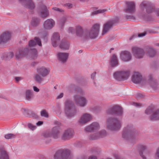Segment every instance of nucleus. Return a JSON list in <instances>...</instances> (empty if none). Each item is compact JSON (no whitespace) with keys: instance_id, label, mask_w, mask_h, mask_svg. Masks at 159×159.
Returning <instances> with one entry per match:
<instances>
[{"instance_id":"f257e3e1","label":"nucleus","mask_w":159,"mask_h":159,"mask_svg":"<svg viewBox=\"0 0 159 159\" xmlns=\"http://www.w3.org/2000/svg\"><path fill=\"white\" fill-rule=\"evenodd\" d=\"M36 45L35 42L33 40H30L29 43L28 48H18L15 54L16 58L19 59L26 56L30 53L32 59H34L37 56L36 49L34 48Z\"/></svg>"},{"instance_id":"f03ea898","label":"nucleus","mask_w":159,"mask_h":159,"mask_svg":"<svg viewBox=\"0 0 159 159\" xmlns=\"http://www.w3.org/2000/svg\"><path fill=\"white\" fill-rule=\"evenodd\" d=\"M139 134L138 131L132 125H128L124 129L122 137L128 139L130 143H134Z\"/></svg>"},{"instance_id":"7ed1b4c3","label":"nucleus","mask_w":159,"mask_h":159,"mask_svg":"<svg viewBox=\"0 0 159 159\" xmlns=\"http://www.w3.org/2000/svg\"><path fill=\"white\" fill-rule=\"evenodd\" d=\"M121 126V121L117 118L111 117L107 119V127L108 129L112 130H118Z\"/></svg>"},{"instance_id":"20e7f679","label":"nucleus","mask_w":159,"mask_h":159,"mask_svg":"<svg viewBox=\"0 0 159 159\" xmlns=\"http://www.w3.org/2000/svg\"><path fill=\"white\" fill-rule=\"evenodd\" d=\"M54 159H72L70 151L68 149H61L57 151L54 155Z\"/></svg>"},{"instance_id":"39448f33","label":"nucleus","mask_w":159,"mask_h":159,"mask_svg":"<svg viewBox=\"0 0 159 159\" xmlns=\"http://www.w3.org/2000/svg\"><path fill=\"white\" fill-rule=\"evenodd\" d=\"M50 70L49 68H46L44 67L39 68L37 69V74L34 76L35 80L39 83H41L43 79V77H44L48 75L50 72Z\"/></svg>"},{"instance_id":"423d86ee","label":"nucleus","mask_w":159,"mask_h":159,"mask_svg":"<svg viewBox=\"0 0 159 159\" xmlns=\"http://www.w3.org/2000/svg\"><path fill=\"white\" fill-rule=\"evenodd\" d=\"M76 113V110L74 103L71 101H67L65 104V113L68 117L74 116Z\"/></svg>"},{"instance_id":"0eeeda50","label":"nucleus","mask_w":159,"mask_h":159,"mask_svg":"<svg viewBox=\"0 0 159 159\" xmlns=\"http://www.w3.org/2000/svg\"><path fill=\"white\" fill-rule=\"evenodd\" d=\"M99 29L100 25L97 23L93 26L91 30H86L85 39L95 38L99 33Z\"/></svg>"},{"instance_id":"6e6552de","label":"nucleus","mask_w":159,"mask_h":159,"mask_svg":"<svg viewBox=\"0 0 159 159\" xmlns=\"http://www.w3.org/2000/svg\"><path fill=\"white\" fill-rule=\"evenodd\" d=\"M130 72L128 70H118L115 72L113 74L114 78L119 81L127 80L129 77Z\"/></svg>"},{"instance_id":"1a4fd4ad","label":"nucleus","mask_w":159,"mask_h":159,"mask_svg":"<svg viewBox=\"0 0 159 159\" xmlns=\"http://www.w3.org/2000/svg\"><path fill=\"white\" fill-rule=\"evenodd\" d=\"M119 20L118 17H115L108 20L103 25L102 35H103L107 33L114 25L118 22Z\"/></svg>"},{"instance_id":"9d476101","label":"nucleus","mask_w":159,"mask_h":159,"mask_svg":"<svg viewBox=\"0 0 159 159\" xmlns=\"http://www.w3.org/2000/svg\"><path fill=\"white\" fill-rule=\"evenodd\" d=\"M106 114L108 115H116L121 116L123 114L122 108L118 106H114L109 108L106 110Z\"/></svg>"},{"instance_id":"9b49d317","label":"nucleus","mask_w":159,"mask_h":159,"mask_svg":"<svg viewBox=\"0 0 159 159\" xmlns=\"http://www.w3.org/2000/svg\"><path fill=\"white\" fill-rule=\"evenodd\" d=\"M37 8L39 15L41 17L45 18L48 16L49 11L44 4L42 2H40Z\"/></svg>"},{"instance_id":"f8f14e48","label":"nucleus","mask_w":159,"mask_h":159,"mask_svg":"<svg viewBox=\"0 0 159 159\" xmlns=\"http://www.w3.org/2000/svg\"><path fill=\"white\" fill-rule=\"evenodd\" d=\"M75 104L78 106L81 107L85 106L87 103L86 98L83 96L76 95L74 98Z\"/></svg>"},{"instance_id":"ddd939ff","label":"nucleus","mask_w":159,"mask_h":159,"mask_svg":"<svg viewBox=\"0 0 159 159\" xmlns=\"http://www.w3.org/2000/svg\"><path fill=\"white\" fill-rule=\"evenodd\" d=\"M124 11L126 13H129L133 15L135 12V6L133 2H127L126 3V7L124 9Z\"/></svg>"},{"instance_id":"4468645a","label":"nucleus","mask_w":159,"mask_h":159,"mask_svg":"<svg viewBox=\"0 0 159 159\" xmlns=\"http://www.w3.org/2000/svg\"><path fill=\"white\" fill-rule=\"evenodd\" d=\"M132 50L135 57L138 59H141L143 57L145 54L144 49L138 47L132 48Z\"/></svg>"},{"instance_id":"2eb2a0df","label":"nucleus","mask_w":159,"mask_h":159,"mask_svg":"<svg viewBox=\"0 0 159 159\" xmlns=\"http://www.w3.org/2000/svg\"><path fill=\"white\" fill-rule=\"evenodd\" d=\"M140 8L142 10L145 8L147 12L150 13L154 11L155 7L150 3L147 1H144L142 2L140 5Z\"/></svg>"},{"instance_id":"dca6fc26","label":"nucleus","mask_w":159,"mask_h":159,"mask_svg":"<svg viewBox=\"0 0 159 159\" xmlns=\"http://www.w3.org/2000/svg\"><path fill=\"white\" fill-rule=\"evenodd\" d=\"M138 149L140 156L143 159H146V156L148 155L149 151L146 146L139 144L137 146Z\"/></svg>"},{"instance_id":"f3484780","label":"nucleus","mask_w":159,"mask_h":159,"mask_svg":"<svg viewBox=\"0 0 159 159\" xmlns=\"http://www.w3.org/2000/svg\"><path fill=\"white\" fill-rule=\"evenodd\" d=\"M11 33L6 31L3 32L0 36V44L7 42L10 39Z\"/></svg>"},{"instance_id":"a211bd4d","label":"nucleus","mask_w":159,"mask_h":159,"mask_svg":"<svg viewBox=\"0 0 159 159\" xmlns=\"http://www.w3.org/2000/svg\"><path fill=\"white\" fill-rule=\"evenodd\" d=\"M143 80L142 75L138 72H134L133 74L131 80L133 82L136 84H139Z\"/></svg>"},{"instance_id":"6ab92c4d","label":"nucleus","mask_w":159,"mask_h":159,"mask_svg":"<svg viewBox=\"0 0 159 159\" xmlns=\"http://www.w3.org/2000/svg\"><path fill=\"white\" fill-rule=\"evenodd\" d=\"M20 3L26 8L31 10L35 7V4L31 0H18Z\"/></svg>"},{"instance_id":"aec40b11","label":"nucleus","mask_w":159,"mask_h":159,"mask_svg":"<svg viewBox=\"0 0 159 159\" xmlns=\"http://www.w3.org/2000/svg\"><path fill=\"white\" fill-rule=\"evenodd\" d=\"M74 131L72 129H68L66 130L61 137L62 139L66 140L70 139L73 135Z\"/></svg>"},{"instance_id":"412c9836","label":"nucleus","mask_w":159,"mask_h":159,"mask_svg":"<svg viewBox=\"0 0 159 159\" xmlns=\"http://www.w3.org/2000/svg\"><path fill=\"white\" fill-rule=\"evenodd\" d=\"M55 24V21L53 19H49L44 22L43 26L45 30H49L54 26Z\"/></svg>"},{"instance_id":"4be33fe9","label":"nucleus","mask_w":159,"mask_h":159,"mask_svg":"<svg viewBox=\"0 0 159 159\" xmlns=\"http://www.w3.org/2000/svg\"><path fill=\"white\" fill-rule=\"evenodd\" d=\"M76 34L77 36L85 39L86 30L84 31L82 27L80 25H77L75 27Z\"/></svg>"},{"instance_id":"5701e85b","label":"nucleus","mask_w":159,"mask_h":159,"mask_svg":"<svg viewBox=\"0 0 159 159\" xmlns=\"http://www.w3.org/2000/svg\"><path fill=\"white\" fill-rule=\"evenodd\" d=\"M92 119L91 115L88 113L83 114L79 121V123L81 124H84L90 121Z\"/></svg>"},{"instance_id":"b1692460","label":"nucleus","mask_w":159,"mask_h":159,"mask_svg":"<svg viewBox=\"0 0 159 159\" xmlns=\"http://www.w3.org/2000/svg\"><path fill=\"white\" fill-rule=\"evenodd\" d=\"M69 53L65 52H59L57 54L58 61L62 63L66 62L69 57Z\"/></svg>"},{"instance_id":"393cba45","label":"nucleus","mask_w":159,"mask_h":159,"mask_svg":"<svg viewBox=\"0 0 159 159\" xmlns=\"http://www.w3.org/2000/svg\"><path fill=\"white\" fill-rule=\"evenodd\" d=\"M60 130L59 126H55L53 127L51 132V136L54 139H58L59 137Z\"/></svg>"},{"instance_id":"a878e982","label":"nucleus","mask_w":159,"mask_h":159,"mask_svg":"<svg viewBox=\"0 0 159 159\" xmlns=\"http://www.w3.org/2000/svg\"><path fill=\"white\" fill-rule=\"evenodd\" d=\"M52 43L54 47H56L60 42V36L58 33L55 32L53 33L52 38Z\"/></svg>"},{"instance_id":"bb28decb","label":"nucleus","mask_w":159,"mask_h":159,"mask_svg":"<svg viewBox=\"0 0 159 159\" xmlns=\"http://www.w3.org/2000/svg\"><path fill=\"white\" fill-rule=\"evenodd\" d=\"M100 128L99 124L97 122H93L86 127L85 130L87 132H91L93 131L98 130Z\"/></svg>"},{"instance_id":"cd10ccee","label":"nucleus","mask_w":159,"mask_h":159,"mask_svg":"<svg viewBox=\"0 0 159 159\" xmlns=\"http://www.w3.org/2000/svg\"><path fill=\"white\" fill-rule=\"evenodd\" d=\"M147 56L150 57H153L156 55V51L155 48L152 47H148L146 49Z\"/></svg>"},{"instance_id":"c85d7f7f","label":"nucleus","mask_w":159,"mask_h":159,"mask_svg":"<svg viewBox=\"0 0 159 159\" xmlns=\"http://www.w3.org/2000/svg\"><path fill=\"white\" fill-rule=\"evenodd\" d=\"M120 58L124 61H128L131 59V53L128 51H125L120 54Z\"/></svg>"},{"instance_id":"c756f323","label":"nucleus","mask_w":159,"mask_h":159,"mask_svg":"<svg viewBox=\"0 0 159 159\" xmlns=\"http://www.w3.org/2000/svg\"><path fill=\"white\" fill-rule=\"evenodd\" d=\"M110 65L112 67H115L118 65V62L117 57L115 54L112 56L110 62Z\"/></svg>"},{"instance_id":"7c9ffc66","label":"nucleus","mask_w":159,"mask_h":159,"mask_svg":"<svg viewBox=\"0 0 159 159\" xmlns=\"http://www.w3.org/2000/svg\"><path fill=\"white\" fill-rule=\"evenodd\" d=\"M148 80L151 87L153 89H156L157 87V84L156 80H154L152 75H149Z\"/></svg>"},{"instance_id":"2f4dec72","label":"nucleus","mask_w":159,"mask_h":159,"mask_svg":"<svg viewBox=\"0 0 159 159\" xmlns=\"http://www.w3.org/2000/svg\"><path fill=\"white\" fill-rule=\"evenodd\" d=\"M150 119L152 120H159V109L153 111V113L150 117Z\"/></svg>"},{"instance_id":"473e14b6","label":"nucleus","mask_w":159,"mask_h":159,"mask_svg":"<svg viewBox=\"0 0 159 159\" xmlns=\"http://www.w3.org/2000/svg\"><path fill=\"white\" fill-rule=\"evenodd\" d=\"M8 155L4 150L0 149V159H9Z\"/></svg>"},{"instance_id":"72a5a7b5","label":"nucleus","mask_w":159,"mask_h":159,"mask_svg":"<svg viewBox=\"0 0 159 159\" xmlns=\"http://www.w3.org/2000/svg\"><path fill=\"white\" fill-rule=\"evenodd\" d=\"M70 47L69 43L67 41H62L60 45V47L63 50L69 49Z\"/></svg>"},{"instance_id":"f704fd0d","label":"nucleus","mask_w":159,"mask_h":159,"mask_svg":"<svg viewBox=\"0 0 159 159\" xmlns=\"http://www.w3.org/2000/svg\"><path fill=\"white\" fill-rule=\"evenodd\" d=\"M32 92V91L31 90H28L26 91L25 93V98L27 100H31L33 96Z\"/></svg>"},{"instance_id":"c9c22d12","label":"nucleus","mask_w":159,"mask_h":159,"mask_svg":"<svg viewBox=\"0 0 159 159\" xmlns=\"http://www.w3.org/2000/svg\"><path fill=\"white\" fill-rule=\"evenodd\" d=\"M40 22V19L36 17H33L31 22V25L33 26H36L38 25Z\"/></svg>"},{"instance_id":"e433bc0d","label":"nucleus","mask_w":159,"mask_h":159,"mask_svg":"<svg viewBox=\"0 0 159 159\" xmlns=\"http://www.w3.org/2000/svg\"><path fill=\"white\" fill-rule=\"evenodd\" d=\"M107 10L102 9V10H98L94 11L91 12V15L92 16H94V15H97L100 13H104L107 11Z\"/></svg>"},{"instance_id":"4c0bfd02","label":"nucleus","mask_w":159,"mask_h":159,"mask_svg":"<svg viewBox=\"0 0 159 159\" xmlns=\"http://www.w3.org/2000/svg\"><path fill=\"white\" fill-rule=\"evenodd\" d=\"M89 139L90 140H94L99 139V137L98 136L97 133H95L90 134L89 137Z\"/></svg>"},{"instance_id":"58836bf2","label":"nucleus","mask_w":159,"mask_h":159,"mask_svg":"<svg viewBox=\"0 0 159 159\" xmlns=\"http://www.w3.org/2000/svg\"><path fill=\"white\" fill-rule=\"evenodd\" d=\"M97 133L98 134V136L99 137V138L105 137L107 135L106 132L104 130H102Z\"/></svg>"},{"instance_id":"ea45409f","label":"nucleus","mask_w":159,"mask_h":159,"mask_svg":"<svg viewBox=\"0 0 159 159\" xmlns=\"http://www.w3.org/2000/svg\"><path fill=\"white\" fill-rule=\"evenodd\" d=\"M40 33L41 34L42 38L45 39L48 35V32L47 31L43 30H42Z\"/></svg>"},{"instance_id":"a19ab883","label":"nucleus","mask_w":159,"mask_h":159,"mask_svg":"<svg viewBox=\"0 0 159 159\" xmlns=\"http://www.w3.org/2000/svg\"><path fill=\"white\" fill-rule=\"evenodd\" d=\"M153 108L151 107H149L145 110V113L147 115L151 114L152 112L153 113Z\"/></svg>"},{"instance_id":"79ce46f5","label":"nucleus","mask_w":159,"mask_h":159,"mask_svg":"<svg viewBox=\"0 0 159 159\" xmlns=\"http://www.w3.org/2000/svg\"><path fill=\"white\" fill-rule=\"evenodd\" d=\"M67 20L66 17V16L62 17L60 20L59 23L61 26H62L65 23Z\"/></svg>"},{"instance_id":"37998d69","label":"nucleus","mask_w":159,"mask_h":159,"mask_svg":"<svg viewBox=\"0 0 159 159\" xmlns=\"http://www.w3.org/2000/svg\"><path fill=\"white\" fill-rule=\"evenodd\" d=\"M41 116L46 118L48 117V115L46 111L44 110H42L40 112Z\"/></svg>"},{"instance_id":"c03bdc74","label":"nucleus","mask_w":159,"mask_h":159,"mask_svg":"<svg viewBox=\"0 0 159 159\" xmlns=\"http://www.w3.org/2000/svg\"><path fill=\"white\" fill-rule=\"evenodd\" d=\"M34 40L36 42L37 44H38V45H39L40 46H42V43H41V41L39 38L38 37H35L34 38Z\"/></svg>"},{"instance_id":"a18cd8bd","label":"nucleus","mask_w":159,"mask_h":159,"mask_svg":"<svg viewBox=\"0 0 159 159\" xmlns=\"http://www.w3.org/2000/svg\"><path fill=\"white\" fill-rule=\"evenodd\" d=\"M15 137V135L12 134H8L5 136V138L6 139H12Z\"/></svg>"},{"instance_id":"49530a36","label":"nucleus","mask_w":159,"mask_h":159,"mask_svg":"<svg viewBox=\"0 0 159 159\" xmlns=\"http://www.w3.org/2000/svg\"><path fill=\"white\" fill-rule=\"evenodd\" d=\"M28 126L29 129L32 130H34L36 127V126L30 123L28 124Z\"/></svg>"},{"instance_id":"de8ad7c7","label":"nucleus","mask_w":159,"mask_h":159,"mask_svg":"<svg viewBox=\"0 0 159 159\" xmlns=\"http://www.w3.org/2000/svg\"><path fill=\"white\" fill-rule=\"evenodd\" d=\"M131 15H127L126 16V18L128 19L134 20L135 19V16L130 14Z\"/></svg>"},{"instance_id":"09e8293b","label":"nucleus","mask_w":159,"mask_h":159,"mask_svg":"<svg viewBox=\"0 0 159 159\" xmlns=\"http://www.w3.org/2000/svg\"><path fill=\"white\" fill-rule=\"evenodd\" d=\"M14 56L13 53L12 52H10L7 53V58L8 59L12 58Z\"/></svg>"},{"instance_id":"8fccbe9b","label":"nucleus","mask_w":159,"mask_h":159,"mask_svg":"<svg viewBox=\"0 0 159 159\" xmlns=\"http://www.w3.org/2000/svg\"><path fill=\"white\" fill-rule=\"evenodd\" d=\"M52 9L55 11L59 12H62L64 11L63 10L57 7H53L52 8Z\"/></svg>"},{"instance_id":"3c124183","label":"nucleus","mask_w":159,"mask_h":159,"mask_svg":"<svg viewBox=\"0 0 159 159\" xmlns=\"http://www.w3.org/2000/svg\"><path fill=\"white\" fill-rule=\"evenodd\" d=\"M154 12L155 13V14L158 16H159V8H155V9L154 10Z\"/></svg>"},{"instance_id":"603ef678","label":"nucleus","mask_w":159,"mask_h":159,"mask_svg":"<svg viewBox=\"0 0 159 159\" xmlns=\"http://www.w3.org/2000/svg\"><path fill=\"white\" fill-rule=\"evenodd\" d=\"M88 159H98V158L96 156L91 155L89 157Z\"/></svg>"},{"instance_id":"864d4df0","label":"nucleus","mask_w":159,"mask_h":159,"mask_svg":"<svg viewBox=\"0 0 159 159\" xmlns=\"http://www.w3.org/2000/svg\"><path fill=\"white\" fill-rule=\"evenodd\" d=\"M68 31L69 33H74L75 31V29L72 27H70L68 29Z\"/></svg>"},{"instance_id":"5fc2aeb1","label":"nucleus","mask_w":159,"mask_h":159,"mask_svg":"<svg viewBox=\"0 0 159 159\" xmlns=\"http://www.w3.org/2000/svg\"><path fill=\"white\" fill-rule=\"evenodd\" d=\"M53 123L55 125H57V126H59L60 127V126L61 125L60 122L57 120H55L54 121Z\"/></svg>"},{"instance_id":"6e6d98bb","label":"nucleus","mask_w":159,"mask_h":159,"mask_svg":"<svg viewBox=\"0 0 159 159\" xmlns=\"http://www.w3.org/2000/svg\"><path fill=\"white\" fill-rule=\"evenodd\" d=\"M146 34V33L144 32L143 33H141L138 34V36L141 37L145 36Z\"/></svg>"},{"instance_id":"4d7b16f0","label":"nucleus","mask_w":159,"mask_h":159,"mask_svg":"<svg viewBox=\"0 0 159 159\" xmlns=\"http://www.w3.org/2000/svg\"><path fill=\"white\" fill-rule=\"evenodd\" d=\"M114 156L115 158V159H123L121 157L117 154H114Z\"/></svg>"},{"instance_id":"13d9d810","label":"nucleus","mask_w":159,"mask_h":159,"mask_svg":"<svg viewBox=\"0 0 159 159\" xmlns=\"http://www.w3.org/2000/svg\"><path fill=\"white\" fill-rule=\"evenodd\" d=\"M43 136L45 138H48L51 136V133H46L44 134H43Z\"/></svg>"},{"instance_id":"bf43d9fd","label":"nucleus","mask_w":159,"mask_h":159,"mask_svg":"<svg viewBox=\"0 0 159 159\" xmlns=\"http://www.w3.org/2000/svg\"><path fill=\"white\" fill-rule=\"evenodd\" d=\"M31 116L32 117L35 119L38 118L39 117L38 116L34 113H32Z\"/></svg>"},{"instance_id":"052dcab7","label":"nucleus","mask_w":159,"mask_h":159,"mask_svg":"<svg viewBox=\"0 0 159 159\" xmlns=\"http://www.w3.org/2000/svg\"><path fill=\"white\" fill-rule=\"evenodd\" d=\"M65 6H67L69 8H71L72 7V5L70 3H68L65 4Z\"/></svg>"},{"instance_id":"680f3d73","label":"nucleus","mask_w":159,"mask_h":159,"mask_svg":"<svg viewBox=\"0 0 159 159\" xmlns=\"http://www.w3.org/2000/svg\"><path fill=\"white\" fill-rule=\"evenodd\" d=\"M134 106L137 107H140L141 106V104L139 103H134Z\"/></svg>"},{"instance_id":"e2e57ef3","label":"nucleus","mask_w":159,"mask_h":159,"mask_svg":"<svg viewBox=\"0 0 159 159\" xmlns=\"http://www.w3.org/2000/svg\"><path fill=\"white\" fill-rule=\"evenodd\" d=\"M137 37V35L136 34H134L132 36L130 37L129 39V40H131L133 39H134L136 38Z\"/></svg>"},{"instance_id":"0e129e2a","label":"nucleus","mask_w":159,"mask_h":159,"mask_svg":"<svg viewBox=\"0 0 159 159\" xmlns=\"http://www.w3.org/2000/svg\"><path fill=\"white\" fill-rule=\"evenodd\" d=\"M33 89L34 91L36 92H38L39 90V89L36 86L33 87Z\"/></svg>"},{"instance_id":"69168bd1","label":"nucleus","mask_w":159,"mask_h":159,"mask_svg":"<svg viewBox=\"0 0 159 159\" xmlns=\"http://www.w3.org/2000/svg\"><path fill=\"white\" fill-rule=\"evenodd\" d=\"M74 85L72 84H70L68 86V89L69 90H70L74 87Z\"/></svg>"},{"instance_id":"338daca9","label":"nucleus","mask_w":159,"mask_h":159,"mask_svg":"<svg viewBox=\"0 0 159 159\" xmlns=\"http://www.w3.org/2000/svg\"><path fill=\"white\" fill-rule=\"evenodd\" d=\"M96 72H94L92 74V75H91V77L92 79H94V77L96 75Z\"/></svg>"},{"instance_id":"774afa93","label":"nucleus","mask_w":159,"mask_h":159,"mask_svg":"<svg viewBox=\"0 0 159 159\" xmlns=\"http://www.w3.org/2000/svg\"><path fill=\"white\" fill-rule=\"evenodd\" d=\"M156 156L159 159V148L157 150L156 154Z\"/></svg>"}]
</instances>
